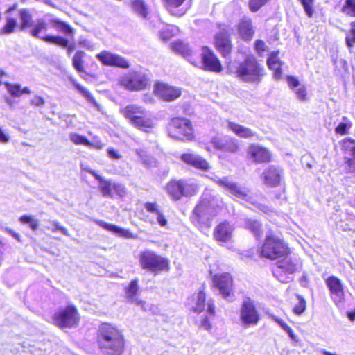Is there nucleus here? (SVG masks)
Listing matches in <instances>:
<instances>
[{"label": "nucleus", "instance_id": "obj_19", "mask_svg": "<svg viewBox=\"0 0 355 355\" xmlns=\"http://www.w3.org/2000/svg\"><path fill=\"white\" fill-rule=\"evenodd\" d=\"M180 158L186 164L197 169L208 171L211 168L210 164L205 158L192 151L182 153Z\"/></svg>", "mask_w": 355, "mask_h": 355}, {"label": "nucleus", "instance_id": "obj_56", "mask_svg": "<svg viewBox=\"0 0 355 355\" xmlns=\"http://www.w3.org/2000/svg\"><path fill=\"white\" fill-rule=\"evenodd\" d=\"M113 187L114 194H116L120 197H122L125 194V189L123 184L114 182Z\"/></svg>", "mask_w": 355, "mask_h": 355}, {"label": "nucleus", "instance_id": "obj_3", "mask_svg": "<svg viewBox=\"0 0 355 355\" xmlns=\"http://www.w3.org/2000/svg\"><path fill=\"white\" fill-rule=\"evenodd\" d=\"M219 202V196H214L211 190L206 189L199 203L193 209L191 217L193 223L209 227L211 225V218L216 214Z\"/></svg>", "mask_w": 355, "mask_h": 355}, {"label": "nucleus", "instance_id": "obj_10", "mask_svg": "<svg viewBox=\"0 0 355 355\" xmlns=\"http://www.w3.org/2000/svg\"><path fill=\"white\" fill-rule=\"evenodd\" d=\"M119 83L125 89L130 91H140L150 84L147 74L141 71H131L121 76Z\"/></svg>", "mask_w": 355, "mask_h": 355}, {"label": "nucleus", "instance_id": "obj_60", "mask_svg": "<svg viewBox=\"0 0 355 355\" xmlns=\"http://www.w3.org/2000/svg\"><path fill=\"white\" fill-rule=\"evenodd\" d=\"M255 49L259 55H262L266 49V45L263 41L257 40L255 42Z\"/></svg>", "mask_w": 355, "mask_h": 355}, {"label": "nucleus", "instance_id": "obj_39", "mask_svg": "<svg viewBox=\"0 0 355 355\" xmlns=\"http://www.w3.org/2000/svg\"><path fill=\"white\" fill-rule=\"evenodd\" d=\"M182 184L184 196H193L198 191L199 186L196 180H182Z\"/></svg>", "mask_w": 355, "mask_h": 355}, {"label": "nucleus", "instance_id": "obj_25", "mask_svg": "<svg viewBox=\"0 0 355 355\" xmlns=\"http://www.w3.org/2000/svg\"><path fill=\"white\" fill-rule=\"evenodd\" d=\"M215 46L223 56L229 55L232 45L227 31L223 29L216 35Z\"/></svg>", "mask_w": 355, "mask_h": 355}, {"label": "nucleus", "instance_id": "obj_21", "mask_svg": "<svg viewBox=\"0 0 355 355\" xmlns=\"http://www.w3.org/2000/svg\"><path fill=\"white\" fill-rule=\"evenodd\" d=\"M282 176V168L275 166H270L263 172L261 179L266 185L275 187L279 184Z\"/></svg>", "mask_w": 355, "mask_h": 355}, {"label": "nucleus", "instance_id": "obj_46", "mask_svg": "<svg viewBox=\"0 0 355 355\" xmlns=\"http://www.w3.org/2000/svg\"><path fill=\"white\" fill-rule=\"evenodd\" d=\"M352 126V123L347 118H343V121L340 122L335 129V132L339 135H346Z\"/></svg>", "mask_w": 355, "mask_h": 355}, {"label": "nucleus", "instance_id": "obj_17", "mask_svg": "<svg viewBox=\"0 0 355 355\" xmlns=\"http://www.w3.org/2000/svg\"><path fill=\"white\" fill-rule=\"evenodd\" d=\"M97 59L104 65L127 69L130 67L128 61L121 55L103 51L96 55Z\"/></svg>", "mask_w": 355, "mask_h": 355}, {"label": "nucleus", "instance_id": "obj_57", "mask_svg": "<svg viewBox=\"0 0 355 355\" xmlns=\"http://www.w3.org/2000/svg\"><path fill=\"white\" fill-rule=\"evenodd\" d=\"M45 103V101L41 96L35 95L30 100V105L36 107H42Z\"/></svg>", "mask_w": 355, "mask_h": 355}, {"label": "nucleus", "instance_id": "obj_48", "mask_svg": "<svg viewBox=\"0 0 355 355\" xmlns=\"http://www.w3.org/2000/svg\"><path fill=\"white\" fill-rule=\"evenodd\" d=\"M342 12L347 15L355 16V0H345Z\"/></svg>", "mask_w": 355, "mask_h": 355}, {"label": "nucleus", "instance_id": "obj_28", "mask_svg": "<svg viewBox=\"0 0 355 355\" xmlns=\"http://www.w3.org/2000/svg\"><path fill=\"white\" fill-rule=\"evenodd\" d=\"M95 222L103 228L115 234L117 236L123 237L125 239L137 238V236L132 233L128 229L122 228L115 225L107 223L103 220H95Z\"/></svg>", "mask_w": 355, "mask_h": 355}, {"label": "nucleus", "instance_id": "obj_22", "mask_svg": "<svg viewBox=\"0 0 355 355\" xmlns=\"http://www.w3.org/2000/svg\"><path fill=\"white\" fill-rule=\"evenodd\" d=\"M247 154L250 159L257 163L268 162L271 158V153L267 148L256 144L248 147Z\"/></svg>", "mask_w": 355, "mask_h": 355}, {"label": "nucleus", "instance_id": "obj_58", "mask_svg": "<svg viewBox=\"0 0 355 355\" xmlns=\"http://www.w3.org/2000/svg\"><path fill=\"white\" fill-rule=\"evenodd\" d=\"M305 309H306L305 300L302 298H300L298 304L296 306H295V307L293 309V311L296 314L300 315L304 311Z\"/></svg>", "mask_w": 355, "mask_h": 355}, {"label": "nucleus", "instance_id": "obj_52", "mask_svg": "<svg viewBox=\"0 0 355 355\" xmlns=\"http://www.w3.org/2000/svg\"><path fill=\"white\" fill-rule=\"evenodd\" d=\"M269 0H250L249 8L252 12L258 11L262 6L266 5Z\"/></svg>", "mask_w": 355, "mask_h": 355}, {"label": "nucleus", "instance_id": "obj_2", "mask_svg": "<svg viewBox=\"0 0 355 355\" xmlns=\"http://www.w3.org/2000/svg\"><path fill=\"white\" fill-rule=\"evenodd\" d=\"M227 70L239 80L250 83H259L264 75L263 67L252 55H248L243 61L230 62Z\"/></svg>", "mask_w": 355, "mask_h": 355}, {"label": "nucleus", "instance_id": "obj_23", "mask_svg": "<svg viewBox=\"0 0 355 355\" xmlns=\"http://www.w3.org/2000/svg\"><path fill=\"white\" fill-rule=\"evenodd\" d=\"M171 49L173 51L182 55L192 64H196L195 53L187 44L182 41H174L171 43Z\"/></svg>", "mask_w": 355, "mask_h": 355}, {"label": "nucleus", "instance_id": "obj_14", "mask_svg": "<svg viewBox=\"0 0 355 355\" xmlns=\"http://www.w3.org/2000/svg\"><path fill=\"white\" fill-rule=\"evenodd\" d=\"M330 292V297L336 306H340L345 301V286L340 279L330 276L325 280Z\"/></svg>", "mask_w": 355, "mask_h": 355}, {"label": "nucleus", "instance_id": "obj_33", "mask_svg": "<svg viewBox=\"0 0 355 355\" xmlns=\"http://www.w3.org/2000/svg\"><path fill=\"white\" fill-rule=\"evenodd\" d=\"M267 64L271 70L274 71L273 77L276 80H279L282 77V62L278 58V52H272L267 60Z\"/></svg>", "mask_w": 355, "mask_h": 355}, {"label": "nucleus", "instance_id": "obj_30", "mask_svg": "<svg viewBox=\"0 0 355 355\" xmlns=\"http://www.w3.org/2000/svg\"><path fill=\"white\" fill-rule=\"evenodd\" d=\"M238 33L243 40H251L254 35L252 21L250 18L244 17L237 26Z\"/></svg>", "mask_w": 355, "mask_h": 355}, {"label": "nucleus", "instance_id": "obj_37", "mask_svg": "<svg viewBox=\"0 0 355 355\" xmlns=\"http://www.w3.org/2000/svg\"><path fill=\"white\" fill-rule=\"evenodd\" d=\"M51 26L58 31L64 33L67 36L73 35L74 30L67 23L62 21L58 19H53L51 21Z\"/></svg>", "mask_w": 355, "mask_h": 355}, {"label": "nucleus", "instance_id": "obj_63", "mask_svg": "<svg viewBox=\"0 0 355 355\" xmlns=\"http://www.w3.org/2000/svg\"><path fill=\"white\" fill-rule=\"evenodd\" d=\"M270 317L272 320L277 322L282 329L286 327V326L287 325V324L284 320L274 315H270Z\"/></svg>", "mask_w": 355, "mask_h": 355}, {"label": "nucleus", "instance_id": "obj_34", "mask_svg": "<svg viewBox=\"0 0 355 355\" xmlns=\"http://www.w3.org/2000/svg\"><path fill=\"white\" fill-rule=\"evenodd\" d=\"M245 228L249 230L257 239L263 236V228L259 221L253 218H245L243 224Z\"/></svg>", "mask_w": 355, "mask_h": 355}, {"label": "nucleus", "instance_id": "obj_45", "mask_svg": "<svg viewBox=\"0 0 355 355\" xmlns=\"http://www.w3.org/2000/svg\"><path fill=\"white\" fill-rule=\"evenodd\" d=\"M69 139L76 145H84L86 146H89L91 145V143L85 137L75 132H72L69 135Z\"/></svg>", "mask_w": 355, "mask_h": 355}, {"label": "nucleus", "instance_id": "obj_47", "mask_svg": "<svg viewBox=\"0 0 355 355\" xmlns=\"http://www.w3.org/2000/svg\"><path fill=\"white\" fill-rule=\"evenodd\" d=\"M19 221L22 224H28L33 230L38 227V220L34 216L24 215L19 218Z\"/></svg>", "mask_w": 355, "mask_h": 355}, {"label": "nucleus", "instance_id": "obj_43", "mask_svg": "<svg viewBox=\"0 0 355 355\" xmlns=\"http://www.w3.org/2000/svg\"><path fill=\"white\" fill-rule=\"evenodd\" d=\"M184 1V0H164L166 6L168 11L172 15L176 16H181L183 15V12H180L179 10L175 12L174 9L180 6Z\"/></svg>", "mask_w": 355, "mask_h": 355}, {"label": "nucleus", "instance_id": "obj_53", "mask_svg": "<svg viewBox=\"0 0 355 355\" xmlns=\"http://www.w3.org/2000/svg\"><path fill=\"white\" fill-rule=\"evenodd\" d=\"M226 137H215L211 139V144L214 146L218 150H223V146H225Z\"/></svg>", "mask_w": 355, "mask_h": 355}, {"label": "nucleus", "instance_id": "obj_32", "mask_svg": "<svg viewBox=\"0 0 355 355\" xmlns=\"http://www.w3.org/2000/svg\"><path fill=\"white\" fill-rule=\"evenodd\" d=\"M227 126L239 137L248 139L256 135V133L251 129L234 122L228 121Z\"/></svg>", "mask_w": 355, "mask_h": 355}, {"label": "nucleus", "instance_id": "obj_18", "mask_svg": "<svg viewBox=\"0 0 355 355\" xmlns=\"http://www.w3.org/2000/svg\"><path fill=\"white\" fill-rule=\"evenodd\" d=\"M193 304L191 308L195 312L201 313L203 311H206L207 313L214 315L215 306L214 300L211 298L207 300L205 293L202 291H199L193 297Z\"/></svg>", "mask_w": 355, "mask_h": 355}, {"label": "nucleus", "instance_id": "obj_59", "mask_svg": "<svg viewBox=\"0 0 355 355\" xmlns=\"http://www.w3.org/2000/svg\"><path fill=\"white\" fill-rule=\"evenodd\" d=\"M10 140V136L9 133L1 126H0V144H7Z\"/></svg>", "mask_w": 355, "mask_h": 355}, {"label": "nucleus", "instance_id": "obj_15", "mask_svg": "<svg viewBox=\"0 0 355 355\" xmlns=\"http://www.w3.org/2000/svg\"><path fill=\"white\" fill-rule=\"evenodd\" d=\"M201 62H199L196 56V64H200L201 68L206 71L213 72H220L222 70L221 64L218 58L211 49L207 46L202 48Z\"/></svg>", "mask_w": 355, "mask_h": 355}, {"label": "nucleus", "instance_id": "obj_16", "mask_svg": "<svg viewBox=\"0 0 355 355\" xmlns=\"http://www.w3.org/2000/svg\"><path fill=\"white\" fill-rule=\"evenodd\" d=\"M154 93L164 101H173L181 95L180 88L158 83L155 85Z\"/></svg>", "mask_w": 355, "mask_h": 355}, {"label": "nucleus", "instance_id": "obj_35", "mask_svg": "<svg viewBox=\"0 0 355 355\" xmlns=\"http://www.w3.org/2000/svg\"><path fill=\"white\" fill-rule=\"evenodd\" d=\"M166 190L174 200L180 199L184 196L182 180L170 182L166 186Z\"/></svg>", "mask_w": 355, "mask_h": 355}, {"label": "nucleus", "instance_id": "obj_41", "mask_svg": "<svg viewBox=\"0 0 355 355\" xmlns=\"http://www.w3.org/2000/svg\"><path fill=\"white\" fill-rule=\"evenodd\" d=\"M18 24L17 19L10 16H7L6 23L3 27L0 30L1 34H10L15 32Z\"/></svg>", "mask_w": 355, "mask_h": 355}, {"label": "nucleus", "instance_id": "obj_27", "mask_svg": "<svg viewBox=\"0 0 355 355\" xmlns=\"http://www.w3.org/2000/svg\"><path fill=\"white\" fill-rule=\"evenodd\" d=\"M286 80L289 87L293 91L298 100L307 101L306 89L304 85L301 84L298 79L293 76H287Z\"/></svg>", "mask_w": 355, "mask_h": 355}, {"label": "nucleus", "instance_id": "obj_8", "mask_svg": "<svg viewBox=\"0 0 355 355\" xmlns=\"http://www.w3.org/2000/svg\"><path fill=\"white\" fill-rule=\"evenodd\" d=\"M139 262L142 268L154 273L169 270L168 260L152 250L144 251L140 254Z\"/></svg>", "mask_w": 355, "mask_h": 355}, {"label": "nucleus", "instance_id": "obj_54", "mask_svg": "<svg viewBox=\"0 0 355 355\" xmlns=\"http://www.w3.org/2000/svg\"><path fill=\"white\" fill-rule=\"evenodd\" d=\"M355 42V22L352 24V29L350 33L347 35L346 42L348 46H353Z\"/></svg>", "mask_w": 355, "mask_h": 355}, {"label": "nucleus", "instance_id": "obj_4", "mask_svg": "<svg viewBox=\"0 0 355 355\" xmlns=\"http://www.w3.org/2000/svg\"><path fill=\"white\" fill-rule=\"evenodd\" d=\"M210 179L215 182L218 186L227 189V191L235 198L246 203L251 204L264 213L269 212V207L258 202V196L250 195L246 189L232 180L229 177L225 176L220 178L216 175H214L210 177Z\"/></svg>", "mask_w": 355, "mask_h": 355}, {"label": "nucleus", "instance_id": "obj_12", "mask_svg": "<svg viewBox=\"0 0 355 355\" xmlns=\"http://www.w3.org/2000/svg\"><path fill=\"white\" fill-rule=\"evenodd\" d=\"M79 315L73 306H68L54 315V323L62 328L74 327L79 322Z\"/></svg>", "mask_w": 355, "mask_h": 355}, {"label": "nucleus", "instance_id": "obj_31", "mask_svg": "<svg viewBox=\"0 0 355 355\" xmlns=\"http://www.w3.org/2000/svg\"><path fill=\"white\" fill-rule=\"evenodd\" d=\"M91 174L98 180L99 182V189L103 196L113 198V185L114 182L110 180L103 179L100 175H98L95 171H89Z\"/></svg>", "mask_w": 355, "mask_h": 355}, {"label": "nucleus", "instance_id": "obj_6", "mask_svg": "<svg viewBox=\"0 0 355 355\" xmlns=\"http://www.w3.org/2000/svg\"><path fill=\"white\" fill-rule=\"evenodd\" d=\"M259 253L261 257L269 259H276L286 255L288 253V250L283 241L270 229L266 233Z\"/></svg>", "mask_w": 355, "mask_h": 355}, {"label": "nucleus", "instance_id": "obj_38", "mask_svg": "<svg viewBox=\"0 0 355 355\" xmlns=\"http://www.w3.org/2000/svg\"><path fill=\"white\" fill-rule=\"evenodd\" d=\"M21 23L19 28L24 30L27 28L33 26V17L31 12L26 9H21L19 11Z\"/></svg>", "mask_w": 355, "mask_h": 355}, {"label": "nucleus", "instance_id": "obj_24", "mask_svg": "<svg viewBox=\"0 0 355 355\" xmlns=\"http://www.w3.org/2000/svg\"><path fill=\"white\" fill-rule=\"evenodd\" d=\"M233 227L227 222L220 223L214 230V237L216 241L226 243L231 240Z\"/></svg>", "mask_w": 355, "mask_h": 355}, {"label": "nucleus", "instance_id": "obj_44", "mask_svg": "<svg viewBox=\"0 0 355 355\" xmlns=\"http://www.w3.org/2000/svg\"><path fill=\"white\" fill-rule=\"evenodd\" d=\"M70 81L73 85V86L78 90V92L84 96L85 97L87 101L92 103H94V99L90 92L84 87L81 86L80 84H78L76 80L73 78L72 77L69 78Z\"/></svg>", "mask_w": 355, "mask_h": 355}, {"label": "nucleus", "instance_id": "obj_20", "mask_svg": "<svg viewBox=\"0 0 355 355\" xmlns=\"http://www.w3.org/2000/svg\"><path fill=\"white\" fill-rule=\"evenodd\" d=\"M213 282L224 298L230 297L232 293V278L229 273L214 275Z\"/></svg>", "mask_w": 355, "mask_h": 355}, {"label": "nucleus", "instance_id": "obj_64", "mask_svg": "<svg viewBox=\"0 0 355 355\" xmlns=\"http://www.w3.org/2000/svg\"><path fill=\"white\" fill-rule=\"evenodd\" d=\"M160 37L162 38L163 40H167L170 38L171 37V31L168 28H167L166 30L162 31L161 33H160Z\"/></svg>", "mask_w": 355, "mask_h": 355}, {"label": "nucleus", "instance_id": "obj_1", "mask_svg": "<svg viewBox=\"0 0 355 355\" xmlns=\"http://www.w3.org/2000/svg\"><path fill=\"white\" fill-rule=\"evenodd\" d=\"M97 343L105 355H122L125 349V339L122 331L116 325L102 323L97 332Z\"/></svg>", "mask_w": 355, "mask_h": 355}, {"label": "nucleus", "instance_id": "obj_49", "mask_svg": "<svg viewBox=\"0 0 355 355\" xmlns=\"http://www.w3.org/2000/svg\"><path fill=\"white\" fill-rule=\"evenodd\" d=\"M238 149L239 146L236 139L232 138H227V139H225V146L223 148V151L235 153Z\"/></svg>", "mask_w": 355, "mask_h": 355}, {"label": "nucleus", "instance_id": "obj_50", "mask_svg": "<svg viewBox=\"0 0 355 355\" xmlns=\"http://www.w3.org/2000/svg\"><path fill=\"white\" fill-rule=\"evenodd\" d=\"M46 228L53 232H55L56 231L59 230L66 236L69 235L68 230L65 227L61 226L59 223L56 221L50 222Z\"/></svg>", "mask_w": 355, "mask_h": 355}, {"label": "nucleus", "instance_id": "obj_26", "mask_svg": "<svg viewBox=\"0 0 355 355\" xmlns=\"http://www.w3.org/2000/svg\"><path fill=\"white\" fill-rule=\"evenodd\" d=\"M138 291V280H132L130 282L129 286L125 289V298L128 302L140 306L141 309H144L145 302L137 297Z\"/></svg>", "mask_w": 355, "mask_h": 355}, {"label": "nucleus", "instance_id": "obj_55", "mask_svg": "<svg viewBox=\"0 0 355 355\" xmlns=\"http://www.w3.org/2000/svg\"><path fill=\"white\" fill-rule=\"evenodd\" d=\"M304 10L309 17H311L313 12L312 0H300Z\"/></svg>", "mask_w": 355, "mask_h": 355}, {"label": "nucleus", "instance_id": "obj_29", "mask_svg": "<svg viewBox=\"0 0 355 355\" xmlns=\"http://www.w3.org/2000/svg\"><path fill=\"white\" fill-rule=\"evenodd\" d=\"M144 207L152 214V217L156 220V223L161 227H166L168 220L163 212L158 208V205L155 202H146Z\"/></svg>", "mask_w": 355, "mask_h": 355}, {"label": "nucleus", "instance_id": "obj_62", "mask_svg": "<svg viewBox=\"0 0 355 355\" xmlns=\"http://www.w3.org/2000/svg\"><path fill=\"white\" fill-rule=\"evenodd\" d=\"M79 44L80 46L87 49L89 50H93L94 49V44L92 42L86 39H81L79 41Z\"/></svg>", "mask_w": 355, "mask_h": 355}, {"label": "nucleus", "instance_id": "obj_13", "mask_svg": "<svg viewBox=\"0 0 355 355\" xmlns=\"http://www.w3.org/2000/svg\"><path fill=\"white\" fill-rule=\"evenodd\" d=\"M47 29V24L45 21L42 19H37L35 24L33 26V28L30 31V33L32 36L40 38L43 41L59 45L60 46H66L67 45V40L64 37L56 35H46L40 36V33L45 31Z\"/></svg>", "mask_w": 355, "mask_h": 355}, {"label": "nucleus", "instance_id": "obj_9", "mask_svg": "<svg viewBox=\"0 0 355 355\" xmlns=\"http://www.w3.org/2000/svg\"><path fill=\"white\" fill-rule=\"evenodd\" d=\"M239 319L241 325L245 329L259 324L261 315L252 300L245 298L243 301L239 310Z\"/></svg>", "mask_w": 355, "mask_h": 355}, {"label": "nucleus", "instance_id": "obj_51", "mask_svg": "<svg viewBox=\"0 0 355 355\" xmlns=\"http://www.w3.org/2000/svg\"><path fill=\"white\" fill-rule=\"evenodd\" d=\"M214 315L207 313L205 316H202V318L198 321V327L207 331L211 329V324L210 323V318Z\"/></svg>", "mask_w": 355, "mask_h": 355}, {"label": "nucleus", "instance_id": "obj_7", "mask_svg": "<svg viewBox=\"0 0 355 355\" xmlns=\"http://www.w3.org/2000/svg\"><path fill=\"white\" fill-rule=\"evenodd\" d=\"M168 135L174 139L191 141L193 139V129L191 121L186 118L176 117L168 125Z\"/></svg>", "mask_w": 355, "mask_h": 355}, {"label": "nucleus", "instance_id": "obj_11", "mask_svg": "<svg viewBox=\"0 0 355 355\" xmlns=\"http://www.w3.org/2000/svg\"><path fill=\"white\" fill-rule=\"evenodd\" d=\"M299 263L291 257L286 256L279 260L273 268V274L281 282H288L292 279L291 275L297 271Z\"/></svg>", "mask_w": 355, "mask_h": 355}, {"label": "nucleus", "instance_id": "obj_42", "mask_svg": "<svg viewBox=\"0 0 355 355\" xmlns=\"http://www.w3.org/2000/svg\"><path fill=\"white\" fill-rule=\"evenodd\" d=\"M85 56V53L82 51H78L73 59H72V64L73 67L76 69V70L78 72H83L84 71V67L83 64V58Z\"/></svg>", "mask_w": 355, "mask_h": 355}, {"label": "nucleus", "instance_id": "obj_5", "mask_svg": "<svg viewBox=\"0 0 355 355\" xmlns=\"http://www.w3.org/2000/svg\"><path fill=\"white\" fill-rule=\"evenodd\" d=\"M121 114L134 127L148 132L155 127V123L144 107L130 104L120 110Z\"/></svg>", "mask_w": 355, "mask_h": 355}, {"label": "nucleus", "instance_id": "obj_36", "mask_svg": "<svg viewBox=\"0 0 355 355\" xmlns=\"http://www.w3.org/2000/svg\"><path fill=\"white\" fill-rule=\"evenodd\" d=\"M4 85L7 91L12 96L19 97L23 94H31V89L28 87L21 88L19 84H12L6 82Z\"/></svg>", "mask_w": 355, "mask_h": 355}, {"label": "nucleus", "instance_id": "obj_40", "mask_svg": "<svg viewBox=\"0 0 355 355\" xmlns=\"http://www.w3.org/2000/svg\"><path fill=\"white\" fill-rule=\"evenodd\" d=\"M132 8L138 15L143 18H146L149 13V9L143 0H132Z\"/></svg>", "mask_w": 355, "mask_h": 355}, {"label": "nucleus", "instance_id": "obj_61", "mask_svg": "<svg viewBox=\"0 0 355 355\" xmlns=\"http://www.w3.org/2000/svg\"><path fill=\"white\" fill-rule=\"evenodd\" d=\"M107 154L110 158L114 159H119L122 157L120 153L117 150H115L112 148H109L107 149Z\"/></svg>", "mask_w": 355, "mask_h": 355}]
</instances>
